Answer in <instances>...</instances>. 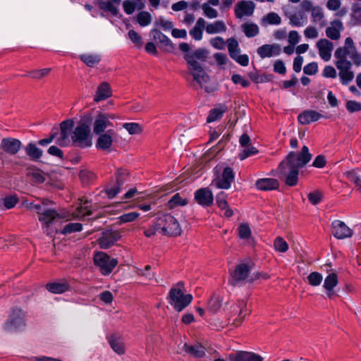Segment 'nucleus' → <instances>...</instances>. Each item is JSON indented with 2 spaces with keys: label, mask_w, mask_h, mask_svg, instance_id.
<instances>
[{
  "label": "nucleus",
  "mask_w": 361,
  "mask_h": 361,
  "mask_svg": "<svg viewBox=\"0 0 361 361\" xmlns=\"http://www.w3.org/2000/svg\"><path fill=\"white\" fill-rule=\"evenodd\" d=\"M24 314L17 307L13 308L9 318L4 324V329L8 332L21 331L25 326Z\"/></svg>",
  "instance_id": "nucleus-6"
},
{
  "label": "nucleus",
  "mask_w": 361,
  "mask_h": 361,
  "mask_svg": "<svg viewBox=\"0 0 361 361\" xmlns=\"http://www.w3.org/2000/svg\"><path fill=\"white\" fill-rule=\"evenodd\" d=\"M350 50L348 47H338L334 53V56L338 59V61L347 60L346 56H350Z\"/></svg>",
  "instance_id": "nucleus-55"
},
{
  "label": "nucleus",
  "mask_w": 361,
  "mask_h": 361,
  "mask_svg": "<svg viewBox=\"0 0 361 361\" xmlns=\"http://www.w3.org/2000/svg\"><path fill=\"white\" fill-rule=\"evenodd\" d=\"M352 63L348 60L337 61L336 66L339 70V72L350 71Z\"/></svg>",
  "instance_id": "nucleus-60"
},
{
  "label": "nucleus",
  "mask_w": 361,
  "mask_h": 361,
  "mask_svg": "<svg viewBox=\"0 0 361 361\" xmlns=\"http://www.w3.org/2000/svg\"><path fill=\"white\" fill-rule=\"evenodd\" d=\"M136 4L131 0H126L123 2V7L125 13L128 15L132 14L135 10Z\"/></svg>",
  "instance_id": "nucleus-64"
},
{
  "label": "nucleus",
  "mask_w": 361,
  "mask_h": 361,
  "mask_svg": "<svg viewBox=\"0 0 361 361\" xmlns=\"http://www.w3.org/2000/svg\"><path fill=\"white\" fill-rule=\"evenodd\" d=\"M73 127L74 121L72 119L65 120L60 123V135L56 139L57 145L66 147L70 144L71 139L69 137H71Z\"/></svg>",
  "instance_id": "nucleus-12"
},
{
  "label": "nucleus",
  "mask_w": 361,
  "mask_h": 361,
  "mask_svg": "<svg viewBox=\"0 0 361 361\" xmlns=\"http://www.w3.org/2000/svg\"><path fill=\"white\" fill-rule=\"evenodd\" d=\"M112 92L110 85L106 82H102L97 87L94 101L99 102L111 97Z\"/></svg>",
  "instance_id": "nucleus-27"
},
{
  "label": "nucleus",
  "mask_w": 361,
  "mask_h": 361,
  "mask_svg": "<svg viewBox=\"0 0 361 361\" xmlns=\"http://www.w3.org/2000/svg\"><path fill=\"white\" fill-rule=\"evenodd\" d=\"M346 109L350 113L361 111V103L354 100H349L346 102Z\"/></svg>",
  "instance_id": "nucleus-62"
},
{
  "label": "nucleus",
  "mask_w": 361,
  "mask_h": 361,
  "mask_svg": "<svg viewBox=\"0 0 361 361\" xmlns=\"http://www.w3.org/2000/svg\"><path fill=\"white\" fill-rule=\"evenodd\" d=\"M252 266L249 263H240L231 272L228 283L233 286L247 282Z\"/></svg>",
  "instance_id": "nucleus-5"
},
{
  "label": "nucleus",
  "mask_w": 361,
  "mask_h": 361,
  "mask_svg": "<svg viewBox=\"0 0 361 361\" xmlns=\"http://www.w3.org/2000/svg\"><path fill=\"white\" fill-rule=\"evenodd\" d=\"M338 276L336 273L329 274L324 279L323 287L326 291L327 296L332 299L336 296L334 288L338 285Z\"/></svg>",
  "instance_id": "nucleus-23"
},
{
  "label": "nucleus",
  "mask_w": 361,
  "mask_h": 361,
  "mask_svg": "<svg viewBox=\"0 0 361 361\" xmlns=\"http://www.w3.org/2000/svg\"><path fill=\"white\" fill-rule=\"evenodd\" d=\"M93 122L92 116L90 114H85L81 116L77 127L83 128L85 130L91 131V126Z\"/></svg>",
  "instance_id": "nucleus-41"
},
{
  "label": "nucleus",
  "mask_w": 361,
  "mask_h": 361,
  "mask_svg": "<svg viewBox=\"0 0 361 361\" xmlns=\"http://www.w3.org/2000/svg\"><path fill=\"white\" fill-rule=\"evenodd\" d=\"M255 5L252 1H240L235 6V16L242 18L244 16H250L253 14Z\"/></svg>",
  "instance_id": "nucleus-17"
},
{
  "label": "nucleus",
  "mask_w": 361,
  "mask_h": 361,
  "mask_svg": "<svg viewBox=\"0 0 361 361\" xmlns=\"http://www.w3.org/2000/svg\"><path fill=\"white\" fill-rule=\"evenodd\" d=\"M123 127L130 135L140 134L142 131V126L137 123H123Z\"/></svg>",
  "instance_id": "nucleus-46"
},
{
  "label": "nucleus",
  "mask_w": 361,
  "mask_h": 361,
  "mask_svg": "<svg viewBox=\"0 0 361 361\" xmlns=\"http://www.w3.org/2000/svg\"><path fill=\"white\" fill-rule=\"evenodd\" d=\"M226 197L227 195L224 192H220L216 196V204L221 209H224L225 207H227L228 204Z\"/></svg>",
  "instance_id": "nucleus-53"
},
{
  "label": "nucleus",
  "mask_w": 361,
  "mask_h": 361,
  "mask_svg": "<svg viewBox=\"0 0 361 361\" xmlns=\"http://www.w3.org/2000/svg\"><path fill=\"white\" fill-rule=\"evenodd\" d=\"M331 232L334 236L338 239H344L353 235V231L341 221L335 220L331 224Z\"/></svg>",
  "instance_id": "nucleus-15"
},
{
  "label": "nucleus",
  "mask_w": 361,
  "mask_h": 361,
  "mask_svg": "<svg viewBox=\"0 0 361 361\" xmlns=\"http://www.w3.org/2000/svg\"><path fill=\"white\" fill-rule=\"evenodd\" d=\"M62 218L63 216L61 215L56 210L44 208V209L39 216V221L43 222L48 226L55 220L61 219Z\"/></svg>",
  "instance_id": "nucleus-24"
},
{
  "label": "nucleus",
  "mask_w": 361,
  "mask_h": 361,
  "mask_svg": "<svg viewBox=\"0 0 361 361\" xmlns=\"http://www.w3.org/2000/svg\"><path fill=\"white\" fill-rule=\"evenodd\" d=\"M112 116L107 114L99 113L93 123V131L95 134L99 135L104 133L106 128L112 126V123L109 121L113 118Z\"/></svg>",
  "instance_id": "nucleus-16"
},
{
  "label": "nucleus",
  "mask_w": 361,
  "mask_h": 361,
  "mask_svg": "<svg viewBox=\"0 0 361 361\" xmlns=\"http://www.w3.org/2000/svg\"><path fill=\"white\" fill-rule=\"evenodd\" d=\"M331 25L326 29V35L329 39L337 40L340 38V32L343 29V23L340 20H334L331 23Z\"/></svg>",
  "instance_id": "nucleus-29"
},
{
  "label": "nucleus",
  "mask_w": 361,
  "mask_h": 361,
  "mask_svg": "<svg viewBox=\"0 0 361 361\" xmlns=\"http://www.w3.org/2000/svg\"><path fill=\"white\" fill-rule=\"evenodd\" d=\"M92 135L91 131L83 128L75 127L71 134L72 145L80 147L87 148L92 145Z\"/></svg>",
  "instance_id": "nucleus-9"
},
{
  "label": "nucleus",
  "mask_w": 361,
  "mask_h": 361,
  "mask_svg": "<svg viewBox=\"0 0 361 361\" xmlns=\"http://www.w3.org/2000/svg\"><path fill=\"white\" fill-rule=\"evenodd\" d=\"M192 295L191 294H184L180 288L173 287L171 288L168 295L169 303L177 312H181L187 306H188L192 300Z\"/></svg>",
  "instance_id": "nucleus-3"
},
{
  "label": "nucleus",
  "mask_w": 361,
  "mask_h": 361,
  "mask_svg": "<svg viewBox=\"0 0 361 361\" xmlns=\"http://www.w3.org/2000/svg\"><path fill=\"white\" fill-rule=\"evenodd\" d=\"M208 34H215L226 31V26L221 20L215 21L214 23L208 24L205 27Z\"/></svg>",
  "instance_id": "nucleus-35"
},
{
  "label": "nucleus",
  "mask_w": 361,
  "mask_h": 361,
  "mask_svg": "<svg viewBox=\"0 0 361 361\" xmlns=\"http://www.w3.org/2000/svg\"><path fill=\"white\" fill-rule=\"evenodd\" d=\"M227 109L228 108L226 104H219L215 108L209 111V115L207 118V122L212 123L221 119Z\"/></svg>",
  "instance_id": "nucleus-31"
},
{
  "label": "nucleus",
  "mask_w": 361,
  "mask_h": 361,
  "mask_svg": "<svg viewBox=\"0 0 361 361\" xmlns=\"http://www.w3.org/2000/svg\"><path fill=\"white\" fill-rule=\"evenodd\" d=\"M299 169L292 165H288L286 161H282L279 164L277 171L280 175L285 178L286 185L293 187L298 184Z\"/></svg>",
  "instance_id": "nucleus-10"
},
{
  "label": "nucleus",
  "mask_w": 361,
  "mask_h": 361,
  "mask_svg": "<svg viewBox=\"0 0 361 361\" xmlns=\"http://www.w3.org/2000/svg\"><path fill=\"white\" fill-rule=\"evenodd\" d=\"M183 350L194 357L201 358L205 355V348L201 345H190L185 343Z\"/></svg>",
  "instance_id": "nucleus-32"
},
{
  "label": "nucleus",
  "mask_w": 361,
  "mask_h": 361,
  "mask_svg": "<svg viewBox=\"0 0 361 361\" xmlns=\"http://www.w3.org/2000/svg\"><path fill=\"white\" fill-rule=\"evenodd\" d=\"M215 178L212 180V184L219 189H228L231 183L234 181L235 173L233 169L226 166L223 169L221 174H219L217 169H214Z\"/></svg>",
  "instance_id": "nucleus-7"
},
{
  "label": "nucleus",
  "mask_w": 361,
  "mask_h": 361,
  "mask_svg": "<svg viewBox=\"0 0 361 361\" xmlns=\"http://www.w3.org/2000/svg\"><path fill=\"white\" fill-rule=\"evenodd\" d=\"M319 56L325 61H329L331 57L334 44L326 39H321L317 42Z\"/></svg>",
  "instance_id": "nucleus-20"
},
{
  "label": "nucleus",
  "mask_w": 361,
  "mask_h": 361,
  "mask_svg": "<svg viewBox=\"0 0 361 361\" xmlns=\"http://www.w3.org/2000/svg\"><path fill=\"white\" fill-rule=\"evenodd\" d=\"M21 147L22 142L20 140L13 137L3 138L0 145V148L10 155L16 154Z\"/></svg>",
  "instance_id": "nucleus-18"
},
{
  "label": "nucleus",
  "mask_w": 361,
  "mask_h": 361,
  "mask_svg": "<svg viewBox=\"0 0 361 361\" xmlns=\"http://www.w3.org/2000/svg\"><path fill=\"white\" fill-rule=\"evenodd\" d=\"M323 277L322 275L317 271L310 273L307 276V281L310 285L317 286L321 284Z\"/></svg>",
  "instance_id": "nucleus-47"
},
{
  "label": "nucleus",
  "mask_w": 361,
  "mask_h": 361,
  "mask_svg": "<svg viewBox=\"0 0 361 361\" xmlns=\"http://www.w3.org/2000/svg\"><path fill=\"white\" fill-rule=\"evenodd\" d=\"M262 23H267L269 25H279L281 22V17L274 12L269 13L262 19Z\"/></svg>",
  "instance_id": "nucleus-45"
},
{
  "label": "nucleus",
  "mask_w": 361,
  "mask_h": 361,
  "mask_svg": "<svg viewBox=\"0 0 361 361\" xmlns=\"http://www.w3.org/2000/svg\"><path fill=\"white\" fill-rule=\"evenodd\" d=\"M137 21L140 26L145 27L151 23V14L147 11H141L137 16Z\"/></svg>",
  "instance_id": "nucleus-44"
},
{
  "label": "nucleus",
  "mask_w": 361,
  "mask_h": 361,
  "mask_svg": "<svg viewBox=\"0 0 361 361\" xmlns=\"http://www.w3.org/2000/svg\"><path fill=\"white\" fill-rule=\"evenodd\" d=\"M238 235L242 239H248L251 235V230L247 224H241L238 226Z\"/></svg>",
  "instance_id": "nucleus-51"
},
{
  "label": "nucleus",
  "mask_w": 361,
  "mask_h": 361,
  "mask_svg": "<svg viewBox=\"0 0 361 361\" xmlns=\"http://www.w3.org/2000/svg\"><path fill=\"white\" fill-rule=\"evenodd\" d=\"M155 226L158 232L167 236H178L181 228L178 220L170 214H161L155 219Z\"/></svg>",
  "instance_id": "nucleus-2"
},
{
  "label": "nucleus",
  "mask_w": 361,
  "mask_h": 361,
  "mask_svg": "<svg viewBox=\"0 0 361 361\" xmlns=\"http://www.w3.org/2000/svg\"><path fill=\"white\" fill-rule=\"evenodd\" d=\"M257 153L258 150L256 149V147L250 145L248 147H244L238 156L239 159L243 161L250 156L257 154Z\"/></svg>",
  "instance_id": "nucleus-48"
},
{
  "label": "nucleus",
  "mask_w": 361,
  "mask_h": 361,
  "mask_svg": "<svg viewBox=\"0 0 361 361\" xmlns=\"http://www.w3.org/2000/svg\"><path fill=\"white\" fill-rule=\"evenodd\" d=\"M82 230V225L80 223H69L64 226L61 231L63 235L71 234L75 232H79Z\"/></svg>",
  "instance_id": "nucleus-43"
},
{
  "label": "nucleus",
  "mask_w": 361,
  "mask_h": 361,
  "mask_svg": "<svg viewBox=\"0 0 361 361\" xmlns=\"http://www.w3.org/2000/svg\"><path fill=\"white\" fill-rule=\"evenodd\" d=\"M51 69L50 68H43L40 70H34L28 72L25 75H23V76H30L33 79L40 80L47 76L51 72Z\"/></svg>",
  "instance_id": "nucleus-42"
},
{
  "label": "nucleus",
  "mask_w": 361,
  "mask_h": 361,
  "mask_svg": "<svg viewBox=\"0 0 361 361\" xmlns=\"http://www.w3.org/2000/svg\"><path fill=\"white\" fill-rule=\"evenodd\" d=\"M79 59L89 67H94L101 61V56L98 54H81Z\"/></svg>",
  "instance_id": "nucleus-36"
},
{
  "label": "nucleus",
  "mask_w": 361,
  "mask_h": 361,
  "mask_svg": "<svg viewBox=\"0 0 361 361\" xmlns=\"http://www.w3.org/2000/svg\"><path fill=\"white\" fill-rule=\"evenodd\" d=\"M26 154L32 161H38L42 157L43 152L38 148L35 143L30 142L25 148Z\"/></svg>",
  "instance_id": "nucleus-33"
},
{
  "label": "nucleus",
  "mask_w": 361,
  "mask_h": 361,
  "mask_svg": "<svg viewBox=\"0 0 361 361\" xmlns=\"http://www.w3.org/2000/svg\"><path fill=\"white\" fill-rule=\"evenodd\" d=\"M231 361H263V357L255 353L240 351L235 355H230Z\"/></svg>",
  "instance_id": "nucleus-26"
},
{
  "label": "nucleus",
  "mask_w": 361,
  "mask_h": 361,
  "mask_svg": "<svg viewBox=\"0 0 361 361\" xmlns=\"http://www.w3.org/2000/svg\"><path fill=\"white\" fill-rule=\"evenodd\" d=\"M242 30L247 37H254L259 34V30L257 24L245 23L241 25Z\"/></svg>",
  "instance_id": "nucleus-34"
},
{
  "label": "nucleus",
  "mask_w": 361,
  "mask_h": 361,
  "mask_svg": "<svg viewBox=\"0 0 361 361\" xmlns=\"http://www.w3.org/2000/svg\"><path fill=\"white\" fill-rule=\"evenodd\" d=\"M312 159V154L307 146H303L300 152H290L283 160L288 165H292L298 169L303 168Z\"/></svg>",
  "instance_id": "nucleus-4"
},
{
  "label": "nucleus",
  "mask_w": 361,
  "mask_h": 361,
  "mask_svg": "<svg viewBox=\"0 0 361 361\" xmlns=\"http://www.w3.org/2000/svg\"><path fill=\"white\" fill-rule=\"evenodd\" d=\"M275 249L280 252H285L288 249V245L286 241L281 237H277L274 243Z\"/></svg>",
  "instance_id": "nucleus-49"
},
{
  "label": "nucleus",
  "mask_w": 361,
  "mask_h": 361,
  "mask_svg": "<svg viewBox=\"0 0 361 361\" xmlns=\"http://www.w3.org/2000/svg\"><path fill=\"white\" fill-rule=\"evenodd\" d=\"M80 179L83 185H88L95 180L96 176L87 169H82L79 173Z\"/></svg>",
  "instance_id": "nucleus-38"
},
{
  "label": "nucleus",
  "mask_w": 361,
  "mask_h": 361,
  "mask_svg": "<svg viewBox=\"0 0 361 361\" xmlns=\"http://www.w3.org/2000/svg\"><path fill=\"white\" fill-rule=\"evenodd\" d=\"M99 8L104 12H110L113 16H116L118 13V9L111 1H99Z\"/></svg>",
  "instance_id": "nucleus-39"
},
{
  "label": "nucleus",
  "mask_w": 361,
  "mask_h": 361,
  "mask_svg": "<svg viewBox=\"0 0 361 361\" xmlns=\"http://www.w3.org/2000/svg\"><path fill=\"white\" fill-rule=\"evenodd\" d=\"M94 263L99 268L100 272L104 275H109L118 264V260L111 258L107 254L99 252L94 256Z\"/></svg>",
  "instance_id": "nucleus-8"
},
{
  "label": "nucleus",
  "mask_w": 361,
  "mask_h": 361,
  "mask_svg": "<svg viewBox=\"0 0 361 361\" xmlns=\"http://www.w3.org/2000/svg\"><path fill=\"white\" fill-rule=\"evenodd\" d=\"M202 8L204 11V14L209 18H215L218 16L217 11L209 6L208 3L203 4Z\"/></svg>",
  "instance_id": "nucleus-54"
},
{
  "label": "nucleus",
  "mask_w": 361,
  "mask_h": 361,
  "mask_svg": "<svg viewBox=\"0 0 361 361\" xmlns=\"http://www.w3.org/2000/svg\"><path fill=\"white\" fill-rule=\"evenodd\" d=\"M109 343L113 350L118 355L125 353V346L121 336L116 334H113L108 338Z\"/></svg>",
  "instance_id": "nucleus-30"
},
{
  "label": "nucleus",
  "mask_w": 361,
  "mask_h": 361,
  "mask_svg": "<svg viewBox=\"0 0 361 361\" xmlns=\"http://www.w3.org/2000/svg\"><path fill=\"white\" fill-rule=\"evenodd\" d=\"M179 49L184 53L183 59L186 61L188 73L192 76L194 81L201 89H204L206 92H211L209 87L203 85L209 80V76L204 70L208 51L203 48L192 51L189 44L186 42L180 43Z\"/></svg>",
  "instance_id": "nucleus-1"
},
{
  "label": "nucleus",
  "mask_w": 361,
  "mask_h": 361,
  "mask_svg": "<svg viewBox=\"0 0 361 361\" xmlns=\"http://www.w3.org/2000/svg\"><path fill=\"white\" fill-rule=\"evenodd\" d=\"M324 117L322 114L314 110H305L298 116V122L302 125H307L317 121Z\"/></svg>",
  "instance_id": "nucleus-22"
},
{
  "label": "nucleus",
  "mask_w": 361,
  "mask_h": 361,
  "mask_svg": "<svg viewBox=\"0 0 361 361\" xmlns=\"http://www.w3.org/2000/svg\"><path fill=\"white\" fill-rule=\"evenodd\" d=\"M279 185L280 183L277 179L271 178H260L255 183L256 188L264 191L277 190Z\"/></svg>",
  "instance_id": "nucleus-25"
},
{
  "label": "nucleus",
  "mask_w": 361,
  "mask_h": 361,
  "mask_svg": "<svg viewBox=\"0 0 361 361\" xmlns=\"http://www.w3.org/2000/svg\"><path fill=\"white\" fill-rule=\"evenodd\" d=\"M341 82L343 85H347L354 78V73L353 71L339 72L338 73Z\"/></svg>",
  "instance_id": "nucleus-57"
},
{
  "label": "nucleus",
  "mask_w": 361,
  "mask_h": 361,
  "mask_svg": "<svg viewBox=\"0 0 361 361\" xmlns=\"http://www.w3.org/2000/svg\"><path fill=\"white\" fill-rule=\"evenodd\" d=\"M3 201L4 205L6 209H11L18 203V198L16 195H9L4 197Z\"/></svg>",
  "instance_id": "nucleus-58"
},
{
  "label": "nucleus",
  "mask_w": 361,
  "mask_h": 361,
  "mask_svg": "<svg viewBox=\"0 0 361 361\" xmlns=\"http://www.w3.org/2000/svg\"><path fill=\"white\" fill-rule=\"evenodd\" d=\"M128 37L136 47H141L142 42L141 36L134 30L128 31Z\"/></svg>",
  "instance_id": "nucleus-56"
},
{
  "label": "nucleus",
  "mask_w": 361,
  "mask_h": 361,
  "mask_svg": "<svg viewBox=\"0 0 361 361\" xmlns=\"http://www.w3.org/2000/svg\"><path fill=\"white\" fill-rule=\"evenodd\" d=\"M346 178L355 184L357 190L361 192V178L355 170L348 171L345 173Z\"/></svg>",
  "instance_id": "nucleus-40"
},
{
  "label": "nucleus",
  "mask_w": 361,
  "mask_h": 361,
  "mask_svg": "<svg viewBox=\"0 0 361 361\" xmlns=\"http://www.w3.org/2000/svg\"><path fill=\"white\" fill-rule=\"evenodd\" d=\"M195 202L203 207H209L213 204L214 195L209 188H201L197 190L194 194Z\"/></svg>",
  "instance_id": "nucleus-13"
},
{
  "label": "nucleus",
  "mask_w": 361,
  "mask_h": 361,
  "mask_svg": "<svg viewBox=\"0 0 361 361\" xmlns=\"http://www.w3.org/2000/svg\"><path fill=\"white\" fill-rule=\"evenodd\" d=\"M307 198L311 204L317 205L322 200L323 194L319 190H314L307 195Z\"/></svg>",
  "instance_id": "nucleus-50"
},
{
  "label": "nucleus",
  "mask_w": 361,
  "mask_h": 361,
  "mask_svg": "<svg viewBox=\"0 0 361 361\" xmlns=\"http://www.w3.org/2000/svg\"><path fill=\"white\" fill-rule=\"evenodd\" d=\"M45 287L48 291L54 294H62L70 290V285L65 280L48 283Z\"/></svg>",
  "instance_id": "nucleus-28"
},
{
  "label": "nucleus",
  "mask_w": 361,
  "mask_h": 361,
  "mask_svg": "<svg viewBox=\"0 0 361 361\" xmlns=\"http://www.w3.org/2000/svg\"><path fill=\"white\" fill-rule=\"evenodd\" d=\"M158 46L159 49L169 53L173 52L175 48L174 44L169 37H166V39L162 40L161 42L158 44Z\"/></svg>",
  "instance_id": "nucleus-52"
},
{
  "label": "nucleus",
  "mask_w": 361,
  "mask_h": 361,
  "mask_svg": "<svg viewBox=\"0 0 361 361\" xmlns=\"http://www.w3.org/2000/svg\"><path fill=\"white\" fill-rule=\"evenodd\" d=\"M121 234L117 231L106 230L98 239V244L102 249H108L114 245L120 238Z\"/></svg>",
  "instance_id": "nucleus-14"
},
{
  "label": "nucleus",
  "mask_w": 361,
  "mask_h": 361,
  "mask_svg": "<svg viewBox=\"0 0 361 361\" xmlns=\"http://www.w3.org/2000/svg\"><path fill=\"white\" fill-rule=\"evenodd\" d=\"M140 214L136 212H132L126 214H123L119 217L120 221L122 223L132 222L135 221Z\"/></svg>",
  "instance_id": "nucleus-59"
},
{
  "label": "nucleus",
  "mask_w": 361,
  "mask_h": 361,
  "mask_svg": "<svg viewBox=\"0 0 361 361\" xmlns=\"http://www.w3.org/2000/svg\"><path fill=\"white\" fill-rule=\"evenodd\" d=\"M231 80L234 84H240L243 87H247L250 82L244 79L240 74L235 73L231 76Z\"/></svg>",
  "instance_id": "nucleus-63"
},
{
  "label": "nucleus",
  "mask_w": 361,
  "mask_h": 361,
  "mask_svg": "<svg viewBox=\"0 0 361 361\" xmlns=\"http://www.w3.org/2000/svg\"><path fill=\"white\" fill-rule=\"evenodd\" d=\"M188 203L187 199H183L179 193H176L168 202L167 207L169 209H172L177 206H185Z\"/></svg>",
  "instance_id": "nucleus-37"
},
{
  "label": "nucleus",
  "mask_w": 361,
  "mask_h": 361,
  "mask_svg": "<svg viewBox=\"0 0 361 361\" xmlns=\"http://www.w3.org/2000/svg\"><path fill=\"white\" fill-rule=\"evenodd\" d=\"M257 53L262 59L278 56L281 53V47L277 44H264L257 48Z\"/></svg>",
  "instance_id": "nucleus-21"
},
{
  "label": "nucleus",
  "mask_w": 361,
  "mask_h": 361,
  "mask_svg": "<svg viewBox=\"0 0 361 361\" xmlns=\"http://www.w3.org/2000/svg\"><path fill=\"white\" fill-rule=\"evenodd\" d=\"M116 135V132L112 130H108L106 133L99 134L96 142V147L102 150H108L112 145L113 139Z\"/></svg>",
  "instance_id": "nucleus-19"
},
{
  "label": "nucleus",
  "mask_w": 361,
  "mask_h": 361,
  "mask_svg": "<svg viewBox=\"0 0 361 361\" xmlns=\"http://www.w3.org/2000/svg\"><path fill=\"white\" fill-rule=\"evenodd\" d=\"M303 72L306 75H312L318 72V65L317 62H311L303 68Z\"/></svg>",
  "instance_id": "nucleus-61"
},
{
  "label": "nucleus",
  "mask_w": 361,
  "mask_h": 361,
  "mask_svg": "<svg viewBox=\"0 0 361 361\" xmlns=\"http://www.w3.org/2000/svg\"><path fill=\"white\" fill-rule=\"evenodd\" d=\"M128 170L120 168L116 173V183L105 189V192L109 199H112L121 192L123 185L129 180Z\"/></svg>",
  "instance_id": "nucleus-11"
}]
</instances>
